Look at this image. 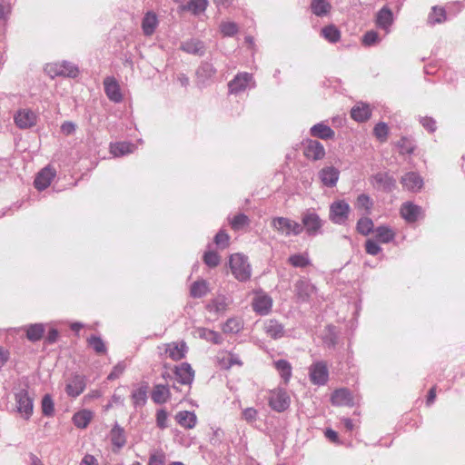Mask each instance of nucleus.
<instances>
[{
    "label": "nucleus",
    "mask_w": 465,
    "mask_h": 465,
    "mask_svg": "<svg viewBox=\"0 0 465 465\" xmlns=\"http://www.w3.org/2000/svg\"><path fill=\"white\" fill-rule=\"evenodd\" d=\"M316 293V287L310 282V280L302 277L294 283V294L297 302H308L312 295Z\"/></svg>",
    "instance_id": "423d86ee"
},
{
    "label": "nucleus",
    "mask_w": 465,
    "mask_h": 465,
    "mask_svg": "<svg viewBox=\"0 0 465 465\" xmlns=\"http://www.w3.org/2000/svg\"><path fill=\"white\" fill-rule=\"evenodd\" d=\"M85 377L80 374H74L68 379L65 384V392L71 398L78 397L85 389Z\"/></svg>",
    "instance_id": "f8f14e48"
},
{
    "label": "nucleus",
    "mask_w": 465,
    "mask_h": 465,
    "mask_svg": "<svg viewBox=\"0 0 465 465\" xmlns=\"http://www.w3.org/2000/svg\"><path fill=\"white\" fill-rule=\"evenodd\" d=\"M398 146L401 150V153H407V154H411L413 153L414 151V146L412 145V143L409 141V139H407L406 137H402L399 142H398Z\"/></svg>",
    "instance_id": "052dcab7"
},
{
    "label": "nucleus",
    "mask_w": 465,
    "mask_h": 465,
    "mask_svg": "<svg viewBox=\"0 0 465 465\" xmlns=\"http://www.w3.org/2000/svg\"><path fill=\"white\" fill-rule=\"evenodd\" d=\"M272 307V299L265 293L257 294L252 301V308L260 315H267Z\"/></svg>",
    "instance_id": "dca6fc26"
},
{
    "label": "nucleus",
    "mask_w": 465,
    "mask_h": 465,
    "mask_svg": "<svg viewBox=\"0 0 465 465\" xmlns=\"http://www.w3.org/2000/svg\"><path fill=\"white\" fill-rule=\"evenodd\" d=\"M322 35L331 43L340 40L341 33L334 25H328L322 29Z\"/></svg>",
    "instance_id": "09e8293b"
},
{
    "label": "nucleus",
    "mask_w": 465,
    "mask_h": 465,
    "mask_svg": "<svg viewBox=\"0 0 465 465\" xmlns=\"http://www.w3.org/2000/svg\"><path fill=\"white\" fill-rule=\"evenodd\" d=\"M220 29L224 36H232L237 33L238 26L232 22H223L220 25Z\"/></svg>",
    "instance_id": "4d7b16f0"
},
{
    "label": "nucleus",
    "mask_w": 465,
    "mask_h": 465,
    "mask_svg": "<svg viewBox=\"0 0 465 465\" xmlns=\"http://www.w3.org/2000/svg\"><path fill=\"white\" fill-rule=\"evenodd\" d=\"M356 229L359 233L368 235L373 230V222L368 217L360 218L357 222Z\"/></svg>",
    "instance_id": "de8ad7c7"
},
{
    "label": "nucleus",
    "mask_w": 465,
    "mask_h": 465,
    "mask_svg": "<svg viewBox=\"0 0 465 465\" xmlns=\"http://www.w3.org/2000/svg\"><path fill=\"white\" fill-rule=\"evenodd\" d=\"M175 420L179 425L188 430L194 428L197 422V418L194 412L188 411L177 412Z\"/></svg>",
    "instance_id": "c756f323"
},
{
    "label": "nucleus",
    "mask_w": 465,
    "mask_h": 465,
    "mask_svg": "<svg viewBox=\"0 0 465 465\" xmlns=\"http://www.w3.org/2000/svg\"><path fill=\"white\" fill-rule=\"evenodd\" d=\"M54 176H55V172L52 168L45 167V168L42 169L37 173V175L35 179V182H34L35 187L39 191H43V190L46 189L50 185V183Z\"/></svg>",
    "instance_id": "412c9836"
},
{
    "label": "nucleus",
    "mask_w": 465,
    "mask_h": 465,
    "mask_svg": "<svg viewBox=\"0 0 465 465\" xmlns=\"http://www.w3.org/2000/svg\"><path fill=\"white\" fill-rule=\"evenodd\" d=\"M302 226L309 236H315L322 232L323 221L314 211L304 212L302 215Z\"/></svg>",
    "instance_id": "39448f33"
},
{
    "label": "nucleus",
    "mask_w": 465,
    "mask_h": 465,
    "mask_svg": "<svg viewBox=\"0 0 465 465\" xmlns=\"http://www.w3.org/2000/svg\"><path fill=\"white\" fill-rule=\"evenodd\" d=\"M365 250L366 252L371 255H377L381 251L380 245L372 240H367L365 243Z\"/></svg>",
    "instance_id": "69168bd1"
},
{
    "label": "nucleus",
    "mask_w": 465,
    "mask_h": 465,
    "mask_svg": "<svg viewBox=\"0 0 465 465\" xmlns=\"http://www.w3.org/2000/svg\"><path fill=\"white\" fill-rule=\"evenodd\" d=\"M393 23V15L387 6L382 7L377 14L376 25L379 28L383 29L386 33L390 32V27Z\"/></svg>",
    "instance_id": "393cba45"
},
{
    "label": "nucleus",
    "mask_w": 465,
    "mask_h": 465,
    "mask_svg": "<svg viewBox=\"0 0 465 465\" xmlns=\"http://www.w3.org/2000/svg\"><path fill=\"white\" fill-rule=\"evenodd\" d=\"M331 403L337 406L352 405V397L349 390L338 389L333 391L331 398Z\"/></svg>",
    "instance_id": "cd10ccee"
},
{
    "label": "nucleus",
    "mask_w": 465,
    "mask_h": 465,
    "mask_svg": "<svg viewBox=\"0 0 465 465\" xmlns=\"http://www.w3.org/2000/svg\"><path fill=\"white\" fill-rule=\"evenodd\" d=\"M45 71L51 77L57 75L76 77L78 74V68L72 63L63 61L57 64H49L45 67Z\"/></svg>",
    "instance_id": "6e6552de"
},
{
    "label": "nucleus",
    "mask_w": 465,
    "mask_h": 465,
    "mask_svg": "<svg viewBox=\"0 0 465 465\" xmlns=\"http://www.w3.org/2000/svg\"><path fill=\"white\" fill-rule=\"evenodd\" d=\"M26 337L30 341H37L42 339L45 332V325L42 323L29 324L25 327Z\"/></svg>",
    "instance_id": "c9c22d12"
},
{
    "label": "nucleus",
    "mask_w": 465,
    "mask_h": 465,
    "mask_svg": "<svg viewBox=\"0 0 465 465\" xmlns=\"http://www.w3.org/2000/svg\"><path fill=\"white\" fill-rule=\"evenodd\" d=\"M242 329V322L239 318H230L223 325L224 333H238Z\"/></svg>",
    "instance_id": "79ce46f5"
},
{
    "label": "nucleus",
    "mask_w": 465,
    "mask_h": 465,
    "mask_svg": "<svg viewBox=\"0 0 465 465\" xmlns=\"http://www.w3.org/2000/svg\"><path fill=\"white\" fill-rule=\"evenodd\" d=\"M168 414L164 410H159L156 413V423L161 429L167 428Z\"/></svg>",
    "instance_id": "0e129e2a"
},
{
    "label": "nucleus",
    "mask_w": 465,
    "mask_h": 465,
    "mask_svg": "<svg viewBox=\"0 0 465 465\" xmlns=\"http://www.w3.org/2000/svg\"><path fill=\"white\" fill-rule=\"evenodd\" d=\"M196 332L201 339L206 340L213 344H221L223 342L221 334L215 331L207 328H198Z\"/></svg>",
    "instance_id": "e433bc0d"
},
{
    "label": "nucleus",
    "mask_w": 465,
    "mask_h": 465,
    "mask_svg": "<svg viewBox=\"0 0 465 465\" xmlns=\"http://www.w3.org/2000/svg\"><path fill=\"white\" fill-rule=\"evenodd\" d=\"M373 134L379 141L385 142L389 134L388 125L383 122L378 123L373 129Z\"/></svg>",
    "instance_id": "864d4df0"
},
{
    "label": "nucleus",
    "mask_w": 465,
    "mask_h": 465,
    "mask_svg": "<svg viewBox=\"0 0 465 465\" xmlns=\"http://www.w3.org/2000/svg\"><path fill=\"white\" fill-rule=\"evenodd\" d=\"M274 366L281 377L287 383L292 377V366L286 360H278L274 362Z\"/></svg>",
    "instance_id": "a19ab883"
},
{
    "label": "nucleus",
    "mask_w": 465,
    "mask_h": 465,
    "mask_svg": "<svg viewBox=\"0 0 465 465\" xmlns=\"http://www.w3.org/2000/svg\"><path fill=\"white\" fill-rule=\"evenodd\" d=\"M208 292L207 282L203 280L194 282L190 290V293L194 298H201Z\"/></svg>",
    "instance_id": "37998d69"
},
{
    "label": "nucleus",
    "mask_w": 465,
    "mask_h": 465,
    "mask_svg": "<svg viewBox=\"0 0 465 465\" xmlns=\"http://www.w3.org/2000/svg\"><path fill=\"white\" fill-rule=\"evenodd\" d=\"M287 262L294 268H305L312 265V261L307 252L292 254L289 256Z\"/></svg>",
    "instance_id": "473e14b6"
},
{
    "label": "nucleus",
    "mask_w": 465,
    "mask_h": 465,
    "mask_svg": "<svg viewBox=\"0 0 465 465\" xmlns=\"http://www.w3.org/2000/svg\"><path fill=\"white\" fill-rule=\"evenodd\" d=\"M165 354L173 361H180L185 357L187 345L184 341L165 344Z\"/></svg>",
    "instance_id": "aec40b11"
},
{
    "label": "nucleus",
    "mask_w": 465,
    "mask_h": 465,
    "mask_svg": "<svg viewBox=\"0 0 465 465\" xmlns=\"http://www.w3.org/2000/svg\"><path fill=\"white\" fill-rule=\"evenodd\" d=\"M311 8L315 15L323 16L331 11V5L326 0H312Z\"/></svg>",
    "instance_id": "ea45409f"
},
{
    "label": "nucleus",
    "mask_w": 465,
    "mask_h": 465,
    "mask_svg": "<svg viewBox=\"0 0 465 465\" xmlns=\"http://www.w3.org/2000/svg\"><path fill=\"white\" fill-rule=\"evenodd\" d=\"M15 400L17 411L24 419L29 420L33 414L34 403L28 391L25 389L19 390L15 394Z\"/></svg>",
    "instance_id": "0eeeda50"
},
{
    "label": "nucleus",
    "mask_w": 465,
    "mask_h": 465,
    "mask_svg": "<svg viewBox=\"0 0 465 465\" xmlns=\"http://www.w3.org/2000/svg\"><path fill=\"white\" fill-rule=\"evenodd\" d=\"M401 183L404 188L411 192H417L423 186L422 178L414 172H410L404 174L401 179Z\"/></svg>",
    "instance_id": "4be33fe9"
},
{
    "label": "nucleus",
    "mask_w": 465,
    "mask_h": 465,
    "mask_svg": "<svg viewBox=\"0 0 465 465\" xmlns=\"http://www.w3.org/2000/svg\"><path fill=\"white\" fill-rule=\"evenodd\" d=\"M429 23L431 25L440 24L446 20V14L443 8L433 7L429 15Z\"/></svg>",
    "instance_id": "603ef678"
},
{
    "label": "nucleus",
    "mask_w": 465,
    "mask_h": 465,
    "mask_svg": "<svg viewBox=\"0 0 465 465\" xmlns=\"http://www.w3.org/2000/svg\"><path fill=\"white\" fill-rule=\"evenodd\" d=\"M375 232L377 239L383 243L391 242L395 236V233L392 232V230L387 226H379L375 230Z\"/></svg>",
    "instance_id": "a18cd8bd"
},
{
    "label": "nucleus",
    "mask_w": 465,
    "mask_h": 465,
    "mask_svg": "<svg viewBox=\"0 0 465 465\" xmlns=\"http://www.w3.org/2000/svg\"><path fill=\"white\" fill-rule=\"evenodd\" d=\"M87 342L96 353L103 354L107 351L104 341L99 336H90L87 340Z\"/></svg>",
    "instance_id": "3c124183"
},
{
    "label": "nucleus",
    "mask_w": 465,
    "mask_h": 465,
    "mask_svg": "<svg viewBox=\"0 0 465 465\" xmlns=\"http://www.w3.org/2000/svg\"><path fill=\"white\" fill-rule=\"evenodd\" d=\"M176 381L183 385H191L194 378V371L192 366L183 362L177 366L174 371Z\"/></svg>",
    "instance_id": "a211bd4d"
},
{
    "label": "nucleus",
    "mask_w": 465,
    "mask_h": 465,
    "mask_svg": "<svg viewBox=\"0 0 465 465\" xmlns=\"http://www.w3.org/2000/svg\"><path fill=\"white\" fill-rule=\"evenodd\" d=\"M54 401L50 395L46 394L42 400V411L44 415L51 416L54 413Z\"/></svg>",
    "instance_id": "13d9d810"
},
{
    "label": "nucleus",
    "mask_w": 465,
    "mask_h": 465,
    "mask_svg": "<svg viewBox=\"0 0 465 465\" xmlns=\"http://www.w3.org/2000/svg\"><path fill=\"white\" fill-rule=\"evenodd\" d=\"M203 262L207 266L213 268L219 265L221 258L215 252L208 251L204 252Z\"/></svg>",
    "instance_id": "6e6d98bb"
},
{
    "label": "nucleus",
    "mask_w": 465,
    "mask_h": 465,
    "mask_svg": "<svg viewBox=\"0 0 465 465\" xmlns=\"http://www.w3.org/2000/svg\"><path fill=\"white\" fill-rule=\"evenodd\" d=\"M214 243L219 249H225L229 246L230 236L224 231H219L214 236Z\"/></svg>",
    "instance_id": "5fc2aeb1"
},
{
    "label": "nucleus",
    "mask_w": 465,
    "mask_h": 465,
    "mask_svg": "<svg viewBox=\"0 0 465 465\" xmlns=\"http://www.w3.org/2000/svg\"><path fill=\"white\" fill-rule=\"evenodd\" d=\"M111 441L117 448H122L125 444V436L124 430L118 425L111 430Z\"/></svg>",
    "instance_id": "c03bdc74"
},
{
    "label": "nucleus",
    "mask_w": 465,
    "mask_h": 465,
    "mask_svg": "<svg viewBox=\"0 0 465 465\" xmlns=\"http://www.w3.org/2000/svg\"><path fill=\"white\" fill-rule=\"evenodd\" d=\"M263 330L272 339H280L284 336V327L278 321L270 319L264 322Z\"/></svg>",
    "instance_id": "bb28decb"
},
{
    "label": "nucleus",
    "mask_w": 465,
    "mask_h": 465,
    "mask_svg": "<svg viewBox=\"0 0 465 465\" xmlns=\"http://www.w3.org/2000/svg\"><path fill=\"white\" fill-rule=\"evenodd\" d=\"M249 223H250V219L248 218L247 215H245L243 213H239V214L235 215L230 221L231 227L234 231L242 230V229L245 228L246 226H248Z\"/></svg>",
    "instance_id": "8fccbe9b"
},
{
    "label": "nucleus",
    "mask_w": 465,
    "mask_h": 465,
    "mask_svg": "<svg viewBox=\"0 0 465 465\" xmlns=\"http://www.w3.org/2000/svg\"><path fill=\"white\" fill-rule=\"evenodd\" d=\"M258 412L254 408H246L242 411V417L248 422L255 421Z\"/></svg>",
    "instance_id": "338daca9"
},
{
    "label": "nucleus",
    "mask_w": 465,
    "mask_h": 465,
    "mask_svg": "<svg viewBox=\"0 0 465 465\" xmlns=\"http://www.w3.org/2000/svg\"><path fill=\"white\" fill-rule=\"evenodd\" d=\"M104 93L111 102L119 104L123 101L124 96L121 88L114 76H107L104 79Z\"/></svg>",
    "instance_id": "ddd939ff"
},
{
    "label": "nucleus",
    "mask_w": 465,
    "mask_h": 465,
    "mask_svg": "<svg viewBox=\"0 0 465 465\" xmlns=\"http://www.w3.org/2000/svg\"><path fill=\"white\" fill-rule=\"evenodd\" d=\"M255 86L252 74L243 72L238 73L232 80L228 83V91L231 94H239Z\"/></svg>",
    "instance_id": "7ed1b4c3"
},
{
    "label": "nucleus",
    "mask_w": 465,
    "mask_h": 465,
    "mask_svg": "<svg viewBox=\"0 0 465 465\" xmlns=\"http://www.w3.org/2000/svg\"><path fill=\"white\" fill-rule=\"evenodd\" d=\"M371 115V111L368 104H361L352 107L351 116L357 122H365Z\"/></svg>",
    "instance_id": "72a5a7b5"
},
{
    "label": "nucleus",
    "mask_w": 465,
    "mask_h": 465,
    "mask_svg": "<svg viewBox=\"0 0 465 465\" xmlns=\"http://www.w3.org/2000/svg\"><path fill=\"white\" fill-rule=\"evenodd\" d=\"M351 207L344 200H337L330 205L329 219L331 223L339 225L346 223Z\"/></svg>",
    "instance_id": "20e7f679"
},
{
    "label": "nucleus",
    "mask_w": 465,
    "mask_h": 465,
    "mask_svg": "<svg viewBox=\"0 0 465 465\" xmlns=\"http://www.w3.org/2000/svg\"><path fill=\"white\" fill-rule=\"evenodd\" d=\"M290 403L291 399L285 390L279 388L271 391L269 405L273 411L282 412L289 408Z\"/></svg>",
    "instance_id": "1a4fd4ad"
},
{
    "label": "nucleus",
    "mask_w": 465,
    "mask_h": 465,
    "mask_svg": "<svg viewBox=\"0 0 465 465\" xmlns=\"http://www.w3.org/2000/svg\"><path fill=\"white\" fill-rule=\"evenodd\" d=\"M355 206L357 209L364 210L367 214H370L373 202L368 194L361 193L357 197Z\"/></svg>",
    "instance_id": "49530a36"
},
{
    "label": "nucleus",
    "mask_w": 465,
    "mask_h": 465,
    "mask_svg": "<svg viewBox=\"0 0 465 465\" xmlns=\"http://www.w3.org/2000/svg\"><path fill=\"white\" fill-rule=\"evenodd\" d=\"M36 119V114L29 109L19 110L15 115V123L20 129H27L35 125Z\"/></svg>",
    "instance_id": "2eb2a0df"
},
{
    "label": "nucleus",
    "mask_w": 465,
    "mask_h": 465,
    "mask_svg": "<svg viewBox=\"0 0 465 465\" xmlns=\"http://www.w3.org/2000/svg\"><path fill=\"white\" fill-rule=\"evenodd\" d=\"M92 418H93L92 411H90L88 410H83V411L76 412L73 416V422L77 428L84 429L88 426Z\"/></svg>",
    "instance_id": "4c0bfd02"
},
{
    "label": "nucleus",
    "mask_w": 465,
    "mask_h": 465,
    "mask_svg": "<svg viewBox=\"0 0 465 465\" xmlns=\"http://www.w3.org/2000/svg\"><path fill=\"white\" fill-rule=\"evenodd\" d=\"M372 185L379 190L391 192L396 185L395 179L388 173H378L371 177Z\"/></svg>",
    "instance_id": "4468645a"
},
{
    "label": "nucleus",
    "mask_w": 465,
    "mask_h": 465,
    "mask_svg": "<svg viewBox=\"0 0 465 465\" xmlns=\"http://www.w3.org/2000/svg\"><path fill=\"white\" fill-rule=\"evenodd\" d=\"M125 364L124 362H118L107 376V380L114 381L118 379L124 371Z\"/></svg>",
    "instance_id": "680f3d73"
},
{
    "label": "nucleus",
    "mask_w": 465,
    "mask_h": 465,
    "mask_svg": "<svg viewBox=\"0 0 465 465\" xmlns=\"http://www.w3.org/2000/svg\"><path fill=\"white\" fill-rule=\"evenodd\" d=\"M181 49L185 53L202 56L205 53V45L203 41L195 38L182 43Z\"/></svg>",
    "instance_id": "a878e982"
},
{
    "label": "nucleus",
    "mask_w": 465,
    "mask_h": 465,
    "mask_svg": "<svg viewBox=\"0 0 465 465\" xmlns=\"http://www.w3.org/2000/svg\"><path fill=\"white\" fill-rule=\"evenodd\" d=\"M310 134L313 137L322 140L332 139L335 135L334 131L324 123H318L311 127Z\"/></svg>",
    "instance_id": "c85d7f7f"
},
{
    "label": "nucleus",
    "mask_w": 465,
    "mask_h": 465,
    "mask_svg": "<svg viewBox=\"0 0 465 465\" xmlns=\"http://www.w3.org/2000/svg\"><path fill=\"white\" fill-rule=\"evenodd\" d=\"M208 0H190L182 9L190 11L194 15H198L206 10Z\"/></svg>",
    "instance_id": "58836bf2"
},
{
    "label": "nucleus",
    "mask_w": 465,
    "mask_h": 465,
    "mask_svg": "<svg viewBox=\"0 0 465 465\" xmlns=\"http://www.w3.org/2000/svg\"><path fill=\"white\" fill-rule=\"evenodd\" d=\"M159 25L157 15L153 11L144 14L142 20V30L145 36H151L155 32Z\"/></svg>",
    "instance_id": "5701e85b"
},
{
    "label": "nucleus",
    "mask_w": 465,
    "mask_h": 465,
    "mask_svg": "<svg viewBox=\"0 0 465 465\" xmlns=\"http://www.w3.org/2000/svg\"><path fill=\"white\" fill-rule=\"evenodd\" d=\"M272 227L280 234L286 237L291 235H299L303 231L302 224L286 217L273 218L272 221Z\"/></svg>",
    "instance_id": "f03ea898"
},
{
    "label": "nucleus",
    "mask_w": 465,
    "mask_h": 465,
    "mask_svg": "<svg viewBox=\"0 0 465 465\" xmlns=\"http://www.w3.org/2000/svg\"><path fill=\"white\" fill-rule=\"evenodd\" d=\"M230 268L232 273L240 282H247L252 276L251 265L248 258L242 253H234L230 256Z\"/></svg>",
    "instance_id": "f257e3e1"
},
{
    "label": "nucleus",
    "mask_w": 465,
    "mask_h": 465,
    "mask_svg": "<svg viewBox=\"0 0 465 465\" xmlns=\"http://www.w3.org/2000/svg\"><path fill=\"white\" fill-rule=\"evenodd\" d=\"M216 74L214 66L208 62H203L196 70V77L198 84L204 85Z\"/></svg>",
    "instance_id": "b1692460"
},
{
    "label": "nucleus",
    "mask_w": 465,
    "mask_h": 465,
    "mask_svg": "<svg viewBox=\"0 0 465 465\" xmlns=\"http://www.w3.org/2000/svg\"><path fill=\"white\" fill-rule=\"evenodd\" d=\"M311 381L315 385H324L328 381L329 371L324 361H317L309 369Z\"/></svg>",
    "instance_id": "9d476101"
},
{
    "label": "nucleus",
    "mask_w": 465,
    "mask_h": 465,
    "mask_svg": "<svg viewBox=\"0 0 465 465\" xmlns=\"http://www.w3.org/2000/svg\"><path fill=\"white\" fill-rule=\"evenodd\" d=\"M148 385L146 383L141 384L137 389L132 392V401L135 408L142 407L147 401Z\"/></svg>",
    "instance_id": "f704fd0d"
},
{
    "label": "nucleus",
    "mask_w": 465,
    "mask_h": 465,
    "mask_svg": "<svg viewBox=\"0 0 465 465\" xmlns=\"http://www.w3.org/2000/svg\"><path fill=\"white\" fill-rule=\"evenodd\" d=\"M134 150L135 145L132 143L119 142L110 144V153L115 157L132 153Z\"/></svg>",
    "instance_id": "7c9ffc66"
},
{
    "label": "nucleus",
    "mask_w": 465,
    "mask_h": 465,
    "mask_svg": "<svg viewBox=\"0 0 465 465\" xmlns=\"http://www.w3.org/2000/svg\"><path fill=\"white\" fill-rule=\"evenodd\" d=\"M165 457L163 454H153L149 458L148 465H164Z\"/></svg>",
    "instance_id": "774afa93"
},
{
    "label": "nucleus",
    "mask_w": 465,
    "mask_h": 465,
    "mask_svg": "<svg viewBox=\"0 0 465 465\" xmlns=\"http://www.w3.org/2000/svg\"><path fill=\"white\" fill-rule=\"evenodd\" d=\"M325 153L324 146L319 141L310 139L303 143V154L309 160H322Z\"/></svg>",
    "instance_id": "9b49d317"
},
{
    "label": "nucleus",
    "mask_w": 465,
    "mask_h": 465,
    "mask_svg": "<svg viewBox=\"0 0 465 465\" xmlns=\"http://www.w3.org/2000/svg\"><path fill=\"white\" fill-rule=\"evenodd\" d=\"M420 123L430 133L435 132V130L437 128L436 122L431 117H428V116L420 117Z\"/></svg>",
    "instance_id": "e2e57ef3"
},
{
    "label": "nucleus",
    "mask_w": 465,
    "mask_h": 465,
    "mask_svg": "<svg viewBox=\"0 0 465 465\" xmlns=\"http://www.w3.org/2000/svg\"><path fill=\"white\" fill-rule=\"evenodd\" d=\"M318 176L324 186L334 187L340 177V172L333 166H327L319 171Z\"/></svg>",
    "instance_id": "f3484780"
},
{
    "label": "nucleus",
    "mask_w": 465,
    "mask_h": 465,
    "mask_svg": "<svg viewBox=\"0 0 465 465\" xmlns=\"http://www.w3.org/2000/svg\"><path fill=\"white\" fill-rule=\"evenodd\" d=\"M170 396L171 392L169 387L163 384L155 385L151 394L152 400L157 404L166 402Z\"/></svg>",
    "instance_id": "2f4dec72"
},
{
    "label": "nucleus",
    "mask_w": 465,
    "mask_h": 465,
    "mask_svg": "<svg viewBox=\"0 0 465 465\" xmlns=\"http://www.w3.org/2000/svg\"><path fill=\"white\" fill-rule=\"evenodd\" d=\"M380 41L379 35L375 31H368L362 37V44L366 46H371Z\"/></svg>",
    "instance_id": "bf43d9fd"
},
{
    "label": "nucleus",
    "mask_w": 465,
    "mask_h": 465,
    "mask_svg": "<svg viewBox=\"0 0 465 465\" xmlns=\"http://www.w3.org/2000/svg\"><path fill=\"white\" fill-rule=\"evenodd\" d=\"M401 214L408 223H414L422 216V209L412 203H404L401 207Z\"/></svg>",
    "instance_id": "6ab92c4d"
}]
</instances>
